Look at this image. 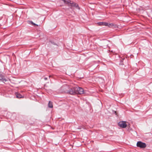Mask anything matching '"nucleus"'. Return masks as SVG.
Returning <instances> with one entry per match:
<instances>
[{
	"label": "nucleus",
	"mask_w": 152,
	"mask_h": 152,
	"mask_svg": "<svg viewBox=\"0 0 152 152\" xmlns=\"http://www.w3.org/2000/svg\"><path fill=\"white\" fill-rule=\"evenodd\" d=\"M137 146L138 147L144 148L146 147V145L145 143H143L141 141H138L137 143Z\"/></svg>",
	"instance_id": "obj_4"
},
{
	"label": "nucleus",
	"mask_w": 152,
	"mask_h": 152,
	"mask_svg": "<svg viewBox=\"0 0 152 152\" xmlns=\"http://www.w3.org/2000/svg\"><path fill=\"white\" fill-rule=\"evenodd\" d=\"M74 89L75 90V94H85V91L81 88L78 87H75Z\"/></svg>",
	"instance_id": "obj_3"
},
{
	"label": "nucleus",
	"mask_w": 152,
	"mask_h": 152,
	"mask_svg": "<svg viewBox=\"0 0 152 152\" xmlns=\"http://www.w3.org/2000/svg\"><path fill=\"white\" fill-rule=\"evenodd\" d=\"M16 96V97L18 98H23V96Z\"/></svg>",
	"instance_id": "obj_10"
},
{
	"label": "nucleus",
	"mask_w": 152,
	"mask_h": 152,
	"mask_svg": "<svg viewBox=\"0 0 152 152\" xmlns=\"http://www.w3.org/2000/svg\"><path fill=\"white\" fill-rule=\"evenodd\" d=\"M29 22L31 23L32 25H34V23L32 21H29Z\"/></svg>",
	"instance_id": "obj_12"
},
{
	"label": "nucleus",
	"mask_w": 152,
	"mask_h": 152,
	"mask_svg": "<svg viewBox=\"0 0 152 152\" xmlns=\"http://www.w3.org/2000/svg\"><path fill=\"white\" fill-rule=\"evenodd\" d=\"M118 124L120 127L122 128H125L127 126V124L126 121H120L118 123Z\"/></svg>",
	"instance_id": "obj_5"
},
{
	"label": "nucleus",
	"mask_w": 152,
	"mask_h": 152,
	"mask_svg": "<svg viewBox=\"0 0 152 152\" xmlns=\"http://www.w3.org/2000/svg\"><path fill=\"white\" fill-rule=\"evenodd\" d=\"M103 22H99L98 23L99 25L100 26H103Z\"/></svg>",
	"instance_id": "obj_11"
},
{
	"label": "nucleus",
	"mask_w": 152,
	"mask_h": 152,
	"mask_svg": "<svg viewBox=\"0 0 152 152\" xmlns=\"http://www.w3.org/2000/svg\"><path fill=\"white\" fill-rule=\"evenodd\" d=\"M29 22L31 23L32 25H34V23L32 21H29Z\"/></svg>",
	"instance_id": "obj_13"
},
{
	"label": "nucleus",
	"mask_w": 152,
	"mask_h": 152,
	"mask_svg": "<svg viewBox=\"0 0 152 152\" xmlns=\"http://www.w3.org/2000/svg\"><path fill=\"white\" fill-rule=\"evenodd\" d=\"M15 95H20V94H18V93H17V92H16V93H15Z\"/></svg>",
	"instance_id": "obj_14"
},
{
	"label": "nucleus",
	"mask_w": 152,
	"mask_h": 152,
	"mask_svg": "<svg viewBox=\"0 0 152 152\" xmlns=\"http://www.w3.org/2000/svg\"><path fill=\"white\" fill-rule=\"evenodd\" d=\"M44 79L45 80H47V77H44Z\"/></svg>",
	"instance_id": "obj_16"
},
{
	"label": "nucleus",
	"mask_w": 152,
	"mask_h": 152,
	"mask_svg": "<svg viewBox=\"0 0 152 152\" xmlns=\"http://www.w3.org/2000/svg\"><path fill=\"white\" fill-rule=\"evenodd\" d=\"M48 107L49 108H52L53 107L52 103L50 102L49 101L48 103Z\"/></svg>",
	"instance_id": "obj_7"
},
{
	"label": "nucleus",
	"mask_w": 152,
	"mask_h": 152,
	"mask_svg": "<svg viewBox=\"0 0 152 152\" xmlns=\"http://www.w3.org/2000/svg\"><path fill=\"white\" fill-rule=\"evenodd\" d=\"M0 80L2 81L3 82L7 81V80L6 79L4 76L2 75H0Z\"/></svg>",
	"instance_id": "obj_6"
},
{
	"label": "nucleus",
	"mask_w": 152,
	"mask_h": 152,
	"mask_svg": "<svg viewBox=\"0 0 152 152\" xmlns=\"http://www.w3.org/2000/svg\"><path fill=\"white\" fill-rule=\"evenodd\" d=\"M34 26H38V25L36 24H35V23H34Z\"/></svg>",
	"instance_id": "obj_15"
},
{
	"label": "nucleus",
	"mask_w": 152,
	"mask_h": 152,
	"mask_svg": "<svg viewBox=\"0 0 152 152\" xmlns=\"http://www.w3.org/2000/svg\"><path fill=\"white\" fill-rule=\"evenodd\" d=\"M69 86L67 85H65L62 86L61 88V89L64 90V92L66 93L67 94H75V90L74 88L75 87H74L71 88L69 90H68L69 88Z\"/></svg>",
	"instance_id": "obj_1"
},
{
	"label": "nucleus",
	"mask_w": 152,
	"mask_h": 152,
	"mask_svg": "<svg viewBox=\"0 0 152 152\" xmlns=\"http://www.w3.org/2000/svg\"><path fill=\"white\" fill-rule=\"evenodd\" d=\"M114 26V25L113 23H109V24L108 23V25L107 26H108V27H111Z\"/></svg>",
	"instance_id": "obj_8"
},
{
	"label": "nucleus",
	"mask_w": 152,
	"mask_h": 152,
	"mask_svg": "<svg viewBox=\"0 0 152 152\" xmlns=\"http://www.w3.org/2000/svg\"><path fill=\"white\" fill-rule=\"evenodd\" d=\"M62 1L65 4L68 5V6L74 7L76 8H79L78 4L73 1H71L70 0H62Z\"/></svg>",
	"instance_id": "obj_2"
},
{
	"label": "nucleus",
	"mask_w": 152,
	"mask_h": 152,
	"mask_svg": "<svg viewBox=\"0 0 152 152\" xmlns=\"http://www.w3.org/2000/svg\"><path fill=\"white\" fill-rule=\"evenodd\" d=\"M103 26H107L108 25V23L106 22H103Z\"/></svg>",
	"instance_id": "obj_9"
}]
</instances>
